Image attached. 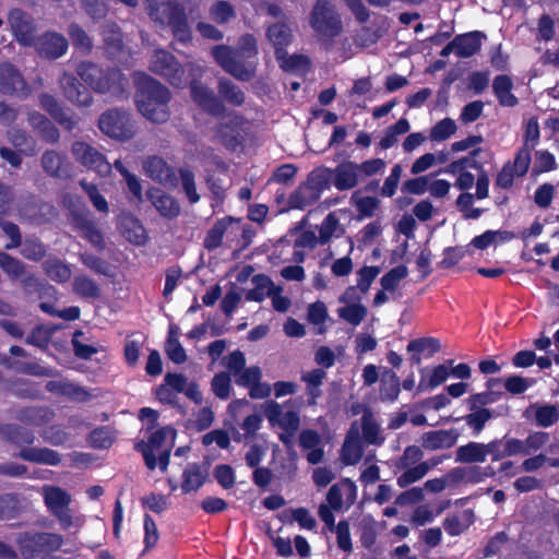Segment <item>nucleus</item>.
<instances>
[{"label": "nucleus", "instance_id": "nucleus-1", "mask_svg": "<svg viewBox=\"0 0 559 559\" xmlns=\"http://www.w3.org/2000/svg\"><path fill=\"white\" fill-rule=\"evenodd\" d=\"M258 40L246 33L238 38L236 47L219 44L211 49L214 61L229 75L241 82H250L258 70Z\"/></svg>", "mask_w": 559, "mask_h": 559}, {"label": "nucleus", "instance_id": "nucleus-2", "mask_svg": "<svg viewBox=\"0 0 559 559\" xmlns=\"http://www.w3.org/2000/svg\"><path fill=\"white\" fill-rule=\"evenodd\" d=\"M134 102L139 112L153 123H164L170 117L171 93L168 87L150 74L133 73Z\"/></svg>", "mask_w": 559, "mask_h": 559}, {"label": "nucleus", "instance_id": "nucleus-3", "mask_svg": "<svg viewBox=\"0 0 559 559\" xmlns=\"http://www.w3.org/2000/svg\"><path fill=\"white\" fill-rule=\"evenodd\" d=\"M0 438L4 442L20 447L21 450L16 457L24 461L50 466H57L61 463V455L56 450L28 447L35 442L36 437L34 431L26 427L11 423L0 424Z\"/></svg>", "mask_w": 559, "mask_h": 559}, {"label": "nucleus", "instance_id": "nucleus-4", "mask_svg": "<svg viewBox=\"0 0 559 559\" xmlns=\"http://www.w3.org/2000/svg\"><path fill=\"white\" fill-rule=\"evenodd\" d=\"M76 74L91 88L100 94H110L122 98L128 94L129 79L116 67L102 68L92 61H82L78 64Z\"/></svg>", "mask_w": 559, "mask_h": 559}, {"label": "nucleus", "instance_id": "nucleus-5", "mask_svg": "<svg viewBox=\"0 0 559 559\" xmlns=\"http://www.w3.org/2000/svg\"><path fill=\"white\" fill-rule=\"evenodd\" d=\"M148 16L166 24L174 38L182 45L191 44L192 29L185 7L178 0H145Z\"/></svg>", "mask_w": 559, "mask_h": 559}, {"label": "nucleus", "instance_id": "nucleus-6", "mask_svg": "<svg viewBox=\"0 0 559 559\" xmlns=\"http://www.w3.org/2000/svg\"><path fill=\"white\" fill-rule=\"evenodd\" d=\"M309 25L317 41L332 50L335 39L343 33L342 16L330 0H317L309 14Z\"/></svg>", "mask_w": 559, "mask_h": 559}, {"label": "nucleus", "instance_id": "nucleus-7", "mask_svg": "<svg viewBox=\"0 0 559 559\" xmlns=\"http://www.w3.org/2000/svg\"><path fill=\"white\" fill-rule=\"evenodd\" d=\"M63 543L62 535L50 532L25 531L19 533L15 538L23 559H52Z\"/></svg>", "mask_w": 559, "mask_h": 559}, {"label": "nucleus", "instance_id": "nucleus-8", "mask_svg": "<svg viewBox=\"0 0 559 559\" xmlns=\"http://www.w3.org/2000/svg\"><path fill=\"white\" fill-rule=\"evenodd\" d=\"M148 69L177 88L187 86L188 75L200 72V68L195 64L191 62L181 64L173 53L164 49L154 51Z\"/></svg>", "mask_w": 559, "mask_h": 559}, {"label": "nucleus", "instance_id": "nucleus-9", "mask_svg": "<svg viewBox=\"0 0 559 559\" xmlns=\"http://www.w3.org/2000/svg\"><path fill=\"white\" fill-rule=\"evenodd\" d=\"M98 128L107 136L120 141L130 140L135 134L131 114L119 108L104 111L98 119Z\"/></svg>", "mask_w": 559, "mask_h": 559}, {"label": "nucleus", "instance_id": "nucleus-10", "mask_svg": "<svg viewBox=\"0 0 559 559\" xmlns=\"http://www.w3.org/2000/svg\"><path fill=\"white\" fill-rule=\"evenodd\" d=\"M202 75V69L200 72H193L188 75L187 85L190 88V96L193 103L204 112L213 117H222L226 114V106L218 96L200 80Z\"/></svg>", "mask_w": 559, "mask_h": 559}, {"label": "nucleus", "instance_id": "nucleus-11", "mask_svg": "<svg viewBox=\"0 0 559 559\" xmlns=\"http://www.w3.org/2000/svg\"><path fill=\"white\" fill-rule=\"evenodd\" d=\"M71 153L79 164L102 177L111 173V164L106 156L86 142L75 141L71 146Z\"/></svg>", "mask_w": 559, "mask_h": 559}, {"label": "nucleus", "instance_id": "nucleus-12", "mask_svg": "<svg viewBox=\"0 0 559 559\" xmlns=\"http://www.w3.org/2000/svg\"><path fill=\"white\" fill-rule=\"evenodd\" d=\"M44 501L49 512L56 516L63 528L72 525V515L69 506L71 496L64 489L57 486L44 488Z\"/></svg>", "mask_w": 559, "mask_h": 559}, {"label": "nucleus", "instance_id": "nucleus-13", "mask_svg": "<svg viewBox=\"0 0 559 559\" xmlns=\"http://www.w3.org/2000/svg\"><path fill=\"white\" fill-rule=\"evenodd\" d=\"M264 415L271 426L277 425L281 429L295 435L300 426V418L296 411L283 412L282 405L270 400L264 404Z\"/></svg>", "mask_w": 559, "mask_h": 559}, {"label": "nucleus", "instance_id": "nucleus-14", "mask_svg": "<svg viewBox=\"0 0 559 559\" xmlns=\"http://www.w3.org/2000/svg\"><path fill=\"white\" fill-rule=\"evenodd\" d=\"M63 96L79 107H90L93 104L91 91L73 74L64 72L59 80Z\"/></svg>", "mask_w": 559, "mask_h": 559}, {"label": "nucleus", "instance_id": "nucleus-15", "mask_svg": "<svg viewBox=\"0 0 559 559\" xmlns=\"http://www.w3.org/2000/svg\"><path fill=\"white\" fill-rule=\"evenodd\" d=\"M8 22L16 40L23 45H31L35 38V24L33 16L15 8L9 12Z\"/></svg>", "mask_w": 559, "mask_h": 559}, {"label": "nucleus", "instance_id": "nucleus-16", "mask_svg": "<svg viewBox=\"0 0 559 559\" xmlns=\"http://www.w3.org/2000/svg\"><path fill=\"white\" fill-rule=\"evenodd\" d=\"M460 438L456 428L426 431L420 437L421 448L427 451L449 450Z\"/></svg>", "mask_w": 559, "mask_h": 559}, {"label": "nucleus", "instance_id": "nucleus-17", "mask_svg": "<svg viewBox=\"0 0 559 559\" xmlns=\"http://www.w3.org/2000/svg\"><path fill=\"white\" fill-rule=\"evenodd\" d=\"M27 91V84L19 69L9 62L0 63V93L4 95H26Z\"/></svg>", "mask_w": 559, "mask_h": 559}, {"label": "nucleus", "instance_id": "nucleus-18", "mask_svg": "<svg viewBox=\"0 0 559 559\" xmlns=\"http://www.w3.org/2000/svg\"><path fill=\"white\" fill-rule=\"evenodd\" d=\"M241 124L242 117L234 115L227 121L219 122L215 127L216 136L227 150L236 151L242 145L243 138L240 134Z\"/></svg>", "mask_w": 559, "mask_h": 559}, {"label": "nucleus", "instance_id": "nucleus-19", "mask_svg": "<svg viewBox=\"0 0 559 559\" xmlns=\"http://www.w3.org/2000/svg\"><path fill=\"white\" fill-rule=\"evenodd\" d=\"M36 48L41 57L56 60L67 52L69 41L62 34L46 32L38 38Z\"/></svg>", "mask_w": 559, "mask_h": 559}, {"label": "nucleus", "instance_id": "nucleus-20", "mask_svg": "<svg viewBox=\"0 0 559 559\" xmlns=\"http://www.w3.org/2000/svg\"><path fill=\"white\" fill-rule=\"evenodd\" d=\"M146 198L160 216L173 219L179 216L181 207L176 198L166 193L160 188L151 187L146 190Z\"/></svg>", "mask_w": 559, "mask_h": 559}, {"label": "nucleus", "instance_id": "nucleus-21", "mask_svg": "<svg viewBox=\"0 0 559 559\" xmlns=\"http://www.w3.org/2000/svg\"><path fill=\"white\" fill-rule=\"evenodd\" d=\"M331 176L332 183L338 191L352 190L360 181L357 163L353 160H344L331 168Z\"/></svg>", "mask_w": 559, "mask_h": 559}, {"label": "nucleus", "instance_id": "nucleus-22", "mask_svg": "<svg viewBox=\"0 0 559 559\" xmlns=\"http://www.w3.org/2000/svg\"><path fill=\"white\" fill-rule=\"evenodd\" d=\"M167 427L156 429L148 437L147 442L140 441L135 444V450L143 455L145 466L150 471H154L157 466V457L154 453L155 450H159L167 438Z\"/></svg>", "mask_w": 559, "mask_h": 559}, {"label": "nucleus", "instance_id": "nucleus-23", "mask_svg": "<svg viewBox=\"0 0 559 559\" xmlns=\"http://www.w3.org/2000/svg\"><path fill=\"white\" fill-rule=\"evenodd\" d=\"M40 162L43 169L50 177L57 179H68L71 177V164L61 153L48 150L41 155Z\"/></svg>", "mask_w": 559, "mask_h": 559}, {"label": "nucleus", "instance_id": "nucleus-24", "mask_svg": "<svg viewBox=\"0 0 559 559\" xmlns=\"http://www.w3.org/2000/svg\"><path fill=\"white\" fill-rule=\"evenodd\" d=\"M39 105L64 130L72 131L76 127L78 121L64 110L55 96L48 93L40 94Z\"/></svg>", "mask_w": 559, "mask_h": 559}, {"label": "nucleus", "instance_id": "nucleus-25", "mask_svg": "<svg viewBox=\"0 0 559 559\" xmlns=\"http://www.w3.org/2000/svg\"><path fill=\"white\" fill-rule=\"evenodd\" d=\"M74 226L81 237L88 241L98 252H103L106 249L104 235L93 219L78 214L74 216Z\"/></svg>", "mask_w": 559, "mask_h": 559}, {"label": "nucleus", "instance_id": "nucleus-26", "mask_svg": "<svg viewBox=\"0 0 559 559\" xmlns=\"http://www.w3.org/2000/svg\"><path fill=\"white\" fill-rule=\"evenodd\" d=\"M0 365L28 376L52 378L58 374V371L51 367H45L35 361L20 362L5 354L0 355Z\"/></svg>", "mask_w": 559, "mask_h": 559}, {"label": "nucleus", "instance_id": "nucleus-27", "mask_svg": "<svg viewBox=\"0 0 559 559\" xmlns=\"http://www.w3.org/2000/svg\"><path fill=\"white\" fill-rule=\"evenodd\" d=\"M364 455V447L356 423L350 426L342 447L341 457L345 465H356Z\"/></svg>", "mask_w": 559, "mask_h": 559}, {"label": "nucleus", "instance_id": "nucleus-28", "mask_svg": "<svg viewBox=\"0 0 559 559\" xmlns=\"http://www.w3.org/2000/svg\"><path fill=\"white\" fill-rule=\"evenodd\" d=\"M266 37L272 43L275 58H282L293 40V32L285 22H276L266 28Z\"/></svg>", "mask_w": 559, "mask_h": 559}, {"label": "nucleus", "instance_id": "nucleus-29", "mask_svg": "<svg viewBox=\"0 0 559 559\" xmlns=\"http://www.w3.org/2000/svg\"><path fill=\"white\" fill-rule=\"evenodd\" d=\"M47 392L58 396H66L75 402H87L92 394L84 388L68 381L50 380L46 383Z\"/></svg>", "mask_w": 559, "mask_h": 559}, {"label": "nucleus", "instance_id": "nucleus-30", "mask_svg": "<svg viewBox=\"0 0 559 559\" xmlns=\"http://www.w3.org/2000/svg\"><path fill=\"white\" fill-rule=\"evenodd\" d=\"M146 175L154 181L163 185H175L177 177L175 170L162 157L150 156L144 162Z\"/></svg>", "mask_w": 559, "mask_h": 559}, {"label": "nucleus", "instance_id": "nucleus-31", "mask_svg": "<svg viewBox=\"0 0 559 559\" xmlns=\"http://www.w3.org/2000/svg\"><path fill=\"white\" fill-rule=\"evenodd\" d=\"M320 433L314 429H304L299 435V445L302 450H309L307 461L309 464L317 465L324 457Z\"/></svg>", "mask_w": 559, "mask_h": 559}, {"label": "nucleus", "instance_id": "nucleus-32", "mask_svg": "<svg viewBox=\"0 0 559 559\" xmlns=\"http://www.w3.org/2000/svg\"><path fill=\"white\" fill-rule=\"evenodd\" d=\"M104 49L110 58L117 57L123 50V36L116 22H106L100 27Z\"/></svg>", "mask_w": 559, "mask_h": 559}, {"label": "nucleus", "instance_id": "nucleus-33", "mask_svg": "<svg viewBox=\"0 0 559 559\" xmlns=\"http://www.w3.org/2000/svg\"><path fill=\"white\" fill-rule=\"evenodd\" d=\"M486 34L480 31H472L459 34L454 37L456 44V56L460 58H469L476 55L481 48V41Z\"/></svg>", "mask_w": 559, "mask_h": 559}, {"label": "nucleus", "instance_id": "nucleus-34", "mask_svg": "<svg viewBox=\"0 0 559 559\" xmlns=\"http://www.w3.org/2000/svg\"><path fill=\"white\" fill-rule=\"evenodd\" d=\"M251 282L253 284V288L246 293V299L248 301L262 302L274 292L283 290L281 286H276L272 278L264 273L253 275Z\"/></svg>", "mask_w": 559, "mask_h": 559}, {"label": "nucleus", "instance_id": "nucleus-35", "mask_svg": "<svg viewBox=\"0 0 559 559\" xmlns=\"http://www.w3.org/2000/svg\"><path fill=\"white\" fill-rule=\"evenodd\" d=\"M53 416V411L48 406H26L17 411L15 418L24 425L41 427Z\"/></svg>", "mask_w": 559, "mask_h": 559}, {"label": "nucleus", "instance_id": "nucleus-36", "mask_svg": "<svg viewBox=\"0 0 559 559\" xmlns=\"http://www.w3.org/2000/svg\"><path fill=\"white\" fill-rule=\"evenodd\" d=\"M240 218L227 215L217 219L214 225L206 231L203 240V246L206 250L213 251L223 245L224 235L227 233L229 226L234 223H239Z\"/></svg>", "mask_w": 559, "mask_h": 559}, {"label": "nucleus", "instance_id": "nucleus-37", "mask_svg": "<svg viewBox=\"0 0 559 559\" xmlns=\"http://www.w3.org/2000/svg\"><path fill=\"white\" fill-rule=\"evenodd\" d=\"M513 81L507 74H499L492 81V92L502 107H515L519 104L518 97L512 93Z\"/></svg>", "mask_w": 559, "mask_h": 559}, {"label": "nucleus", "instance_id": "nucleus-38", "mask_svg": "<svg viewBox=\"0 0 559 559\" xmlns=\"http://www.w3.org/2000/svg\"><path fill=\"white\" fill-rule=\"evenodd\" d=\"M453 359L445 360L444 364L436 366L431 373L429 374L428 379H426V368L420 369V380L417 386V392H425L427 390H432L439 385H441L450 376L449 367L453 365Z\"/></svg>", "mask_w": 559, "mask_h": 559}, {"label": "nucleus", "instance_id": "nucleus-39", "mask_svg": "<svg viewBox=\"0 0 559 559\" xmlns=\"http://www.w3.org/2000/svg\"><path fill=\"white\" fill-rule=\"evenodd\" d=\"M321 198L310 185L306 181L299 183V186L290 193L288 198V205L294 210H305L306 207L313 205Z\"/></svg>", "mask_w": 559, "mask_h": 559}, {"label": "nucleus", "instance_id": "nucleus-40", "mask_svg": "<svg viewBox=\"0 0 559 559\" xmlns=\"http://www.w3.org/2000/svg\"><path fill=\"white\" fill-rule=\"evenodd\" d=\"M117 439V431L111 426H100L93 429L87 436V443L95 450L109 449Z\"/></svg>", "mask_w": 559, "mask_h": 559}, {"label": "nucleus", "instance_id": "nucleus-41", "mask_svg": "<svg viewBox=\"0 0 559 559\" xmlns=\"http://www.w3.org/2000/svg\"><path fill=\"white\" fill-rule=\"evenodd\" d=\"M219 96L231 106L240 107L246 102L245 92L231 80L222 78L217 83Z\"/></svg>", "mask_w": 559, "mask_h": 559}, {"label": "nucleus", "instance_id": "nucleus-42", "mask_svg": "<svg viewBox=\"0 0 559 559\" xmlns=\"http://www.w3.org/2000/svg\"><path fill=\"white\" fill-rule=\"evenodd\" d=\"M68 35L75 50L82 56L91 55L94 47L93 39L80 24L71 23L68 26Z\"/></svg>", "mask_w": 559, "mask_h": 559}, {"label": "nucleus", "instance_id": "nucleus-43", "mask_svg": "<svg viewBox=\"0 0 559 559\" xmlns=\"http://www.w3.org/2000/svg\"><path fill=\"white\" fill-rule=\"evenodd\" d=\"M206 480V475L202 472L200 464H188L182 473L181 490L183 493L197 491Z\"/></svg>", "mask_w": 559, "mask_h": 559}, {"label": "nucleus", "instance_id": "nucleus-44", "mask_svg": "<svg viewBox=\"0 0 559 559\" xmlns=\"http://www.w3.org/2000/svg\"><path fill=\"white\" fill-rule=\"evenodd\" d=\"M456 462L461 463H484L486 461L485 443L468 442L456 449Z\"/></svg>", "mask_w": 559, "mask_h": 559}, {"label": "nucleus", "instance_id": "nucleus-45", "mask_svg": "<svg viewBox=\"0 0 559 559\" xmlns=\"http://www.w3.org/2000/svg\"><path fill=\"white\" fill-rule=\"evenodd\" d=\"M447 478L451 484H479L481 483L480 466L469 465L454 467L447 473Z\"/></svg>", "mask_w": 559, "mask_h": 559}, {"label": "nucleus", "instance_id": "nucleus-46", "mask_svg": "<svg viewBox=\"0 0 559 559\" xmlns=\"http://www.w3.org/2000/svg\"><path fill=\"white\" fill-rule=\"evenodd\" d=\"M72 288L74 294L82 298L97 299L100 297V288L97 283L84 274L74 277Z\"/></svg>", "mask_w": 559, "mask_h": 559}, {"label": "nucleus", "instance_id": "nucleus-47", "mask_svg": "<svg viewBox=\"0 0 559 559\" xmlns=\"http://www.w3.org/2000/svg\"><path fill=\"white\" fill-rule=\"evenodd\" d=\"M305 181L322 195L333 185L331 168L325 166L316 167L307 175Z\"/></svg>", "mask_w": 559, "mask_h": 559}, {"label": "nucleus", "instance_id": "nucleus-48", "mask_svg": "<svg viewBox=\"0 0 559 559\" xmlns=\"http://www.w3.org/2000/svg\"><path fill=\"white\" fill-rule=\"evenodd\" d=\"M45 274L56 283H66L71 277L70 266L59 259H48L43 263Z\"/></svg>", "mask_w": 559, "mask_h": 559}, {"label": "nucleus", "instance_id": "nucleus-49", "mask_svg": "<svg viewBox=\"0 0 559 559\" xmlns=\"http://www.w3.org/2000/svg\"><path fill=\"white\" fill-rule=\"evenodd\" d=\"M0 269L11 281H17L26 271L25 264L7 252H0Z\"/></svg>", "mask_w": 559, "mask_h": 559}, {"label": "nucleus", "instance_id": "nucleus-50", "mask_svg": "<svg viewBox=\"0 0 559 559\" xmlns=\"http://www.w3.org/2000/svg\"><path fill=\"white\" fill-rule=\"evenodd\" d=\"M367 308L360 302H354L337 309L338 318L352 324L359 325L367 317Z\"/></svg>", "mask_w": 559, "mask_h": 559}, {"label": "nucleus", "instance_id": "nucleus-51", "mask_svg": "<svg viewBox=\"0 0 559 559\" xmlns=\"http://www.w3.org/2000/svg\"><path fill=\"white\" fill-rule=\"evenodd\" d=\"M79 258L83 265L96 274L107 277H112L115 275L110 263L98 255L84 252L80 253Z\"/></svg>", "mask_w": 559, "mask_h": 559}, {"label": "nucleus", "instance_id": "nucleus-52", "mask_svg": "<svg viewBox=\"0 0 559 559\" xmlns=\"http://www.w3.org/2000/svg\"><path fill=\"white\" fill-rule=\"evenodd\" d=\"M362 437L368 444H381L382 439L379 438L380 426L373 419L370 409H366L361 416Z\"/></svg>", "mask_w": 559, "mask_h": 559}, {"label": "nucleus", "instance_id": "nucleus-53", "mask_svg": "<svg viewBox=\"0 0 559 559\" xmlns=\"http://www.w3.org/2000/svg\"><path fill=\"white\" fill-rule=\"evenodd\" d=\"M210 17L217 24H226L236 17V10L234 5L227 0L215 1L210 10Z\"/></svg>", "mask_w": 559, "mask_h": 559}, {"label": "nucleus", "instance_id": "nucleus-54", "mask_svg": "<svg viewBox=\"0 0 559 559\" xmlns=\"http://www.w3.org/2000/svg\"><path fill=\"white\" fill-rule=\"evenodd\" d=\"M24 293L28 296L38 294L41 296L53 287L48 285L44 280L38 278L34 273L25 271L24 275L19 278Z\"/></svg>", "mask_w": 559, "mask_h": 559}, {"label": "nucleus", "instance_id": "nucleus-55", "mask_svg": "<svg viewBox=\"0 0 559 559\" xmlns=\"http://www.w3.org/2000/svg\"><path fill=\"white\" fill-rule=\"evenodd\" d=\"M406 349L407 352L421 353L426 358H430L441 349V344L435 337H419L412 340Z\"/></svg>", "mask_w": 559, "mask_h": 559}, {"label": "nucleus", "instance_id": "nucleus-56", "mask_svg": "<svg viewBox=\"0 0 559 559\" xmlns=\"http://www.w3.org/2000/svg\"><path fill=\"white\" fill-rule=\"evenodd\" d=\"M280 63V67L285 72H297V71H306L310 67V59L305 55H288L287 50L284 51V56L282 58H276Z\"/></svg>", "mask_w": 559, "mask_h": 559}, {"label": "nucleus", "instance_id": "nucleus-57", "mask_svg": "<svg viewBox=\"0 0 559 559\" xmlns=\"http://www.w3.org/2000/svg\"><path fill=\"white\" fill-rule=\"evenodd\" d=\"M401 392V382L397 374L391 371L389 379H382L379 394L382 402L393 403Z\"/></svg>", "mask_w": 559, "mask_h": 559}, {"label": "nucleus", "instance_id": "nucleus-58", "mask_svg": "<svg viewBox=\"0 0 559 559\" xmlns=\"http://www.w3.org/2000/svg\"><path fill=\"white\" fill-rule=\"evenodd\" d=\"M21 246V254L26 260L39 262L47 254L46 246L37 238L27 237Z\"/></svg>", "mask_w": 559, "mask_h": 559}, {"label": "nucleus", "instance_id": "nucleus-59", "mask_svg": "<svg viewBox=\"0 0 559 559\" xmlns=\"http://www.w3.org/2000/svg\"><path fill=\"white\" fill-rule=\"evenodd\" d=\"M408 275V269L405 264H400L388 271L380 280L383 290L393 293L399 287L402 280Z\"/></svg>", "mask_w": 559, "mask_h": 559}, {"label": "nucleus", "instance_id": "nucleus-60", "mask_svg": "<svg viewBox=\"0 0 559 559\" xmlns=\"http://www.w3.org/2000/svg\"><path fill=\"white\" fill-rule=\"evenodd\" d=\"M211 389L219 400H227L231 393V379L227 371L215 373L211 381Z\"/></svg>", "mask_w": 559, "mask_h": 559}, {"label": "nucleus", "instance_id": "nucleus-61", "mask_svg": "<svg viewBox=\"0 0 559 559\" xmlns=\"http://www.w3.org/2000/svg\"><path fill=\"white\" fill-rule=\"evenodd\" d=\"M492 417L491 411L488 408H479L463 416V420L473 429V433L478 436L485 428L486 423Z\"/></svg>", "mask_w": 559, "mask_h": 559}, {"label": "nucleus", "instance_id": "nucleus-62", "mask_svg": "<svg viewBox=\"0 0 559 559\" xmlns=\"http://www.w3.org/2000/svg\"><path fill=\"white\" fill-rule=\"evenodd\" d=\"M428 473V466L425 463H418L415 466H408L406 469L397 477V486L400 488H405L426 476Z\"/></svg>", "mask_w": 559, "mask_h": 559}, {"label": "nucleus", "instance_id": "nucleus-63", "mask_svg": "<svg viewBox=\"0 0 559 559\" xmlns=\"http://www.w3.org/2000/svg\"><path fill=\"white\" fill-rule=\"evenodd\" d=\"M557 169L555 155L547 150L535 152V163L532 175L537 176Z\"/></svg>", "mask_w": 559, "mask_h": 559}, {"label": "nucleus", "instance_id": "nucleus-64", "mask_svg": "<svg viewBox=\"0 0 559 559\" xmlns=\"http://www.w3.org/2000/svg\"><path fill=\"white\" fill-rule=\"evenodd\" d=\"M179 176L181 179L182 190L190 202V204H195L200 201L201 197L197 191L194 174L192 170L188 168H180Z\"/></svg>", "mask_w": 559, "mask_h": 559}]
</instances>
